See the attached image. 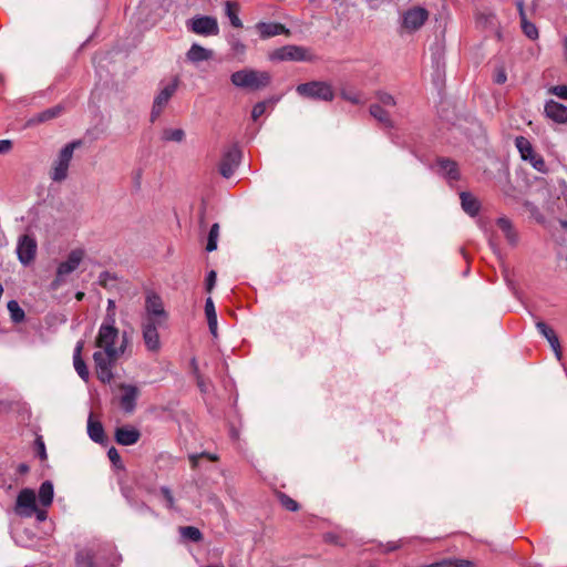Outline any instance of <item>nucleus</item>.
<instances>
[{
    "instance_id": "nucleus-4",
    "label": "nucleus",
    "mask_w": 567,
    "mask_h": 567,
    "mask_svg": "<svg viewBox=\"0 0 567 567\" xmlns=\"http://www.w3.org/2000/svg\"><path fill=\"white\" fill-rule=\"evenodd\" d=\"M144 315L141 321L168 322L169 315L165 310L159 295L148 291L145 297Z\"/></svg>"
},
{
    "instance_id": "nucleus-38",
    "label": "nucleus",
    "mask_w": 567,
    "mask_h": 567,
    "mask_svg": "<svg viewBox=\"0 0 567 567\" xmlns=\"http://www.w3.org/2000/svg\"><path fill=\"white\" fill-rule=\"evenodd\" d=\"M181 534L183 537L188 538L193 542H199L202 539V533L198 528L193 526L183 527L181 529Z\"/></svg>"
},
{
    "instance_id": "nucleus-9",
    "label": "nucleus",
    "mask_w": 567,
    "mask_h": 567,
    "mask_svg": "<svg viewBox=\"0 0 567 567\" xmlns=\"http://www.w3.org/2000/svg\"><path fill=\"white\" fill-rule=\"evenodd\" d=\"M178 87V80L175 78L171 82L163 85L154 99L152 112H151V121L154 122L163 112V110L168 104L171 97L174 95Z\"/></svg>"
},
{
    "instance_id": "nucleus-49",
    "label": "nucleus",
    "mask_w": 567,
    "mask_h": 567,
    "mask_svg": "<svg viewBox=\"0 0 567 567\" xmlns=\"http://www.w3.org/2000/svg\"><path fill=\"white\" fill-rule=\"evenodd\" d=\"M506 80H507V75H506L505 69L503 66L498 68L495 71L494 81L497 84H504L506 82Z\"/></svg>"
},
{
    "instance_id": "nucleus-11",
    "label": "nucleus",
    "mask_w": 567,
    "mask_h": 567,
    "mask_svg": "<svg viewBox=\"0 0 567 567\" xmlns=\"http://www.w3.org/2000/svg\"><path fill=\"white\" fill-rule=\"evenodd\" d=\"M271 61H307L308 50L299 45H284L269 54Z\"/></svg>"
},
{
    "instance_id": "nucleus-39",
    "label": "nucleus",
    "mask_w": 567,
    "mask_h": 567,
    "mask_svg": "<svg viewBox=\"0 0 567 567\" xmlns=\"http://www.w3.org/2000/svg\"><path fill=\"white\" fill-rule=\"evenodd\" d=\"M527 162L530 163V165L538 172L545 173L546 172V164L542 156L537 154H533L530 157L527 158Z\"/></svg>"
},
{
    "instance_id": "nucleus-43",
    "label": "nucleus",
    "mask_w": 567,
    "mask_h": 567,
    "mask_svg": "<svg viewBox=\"0 0 567 567\" xmlns=\"http://www.w3.org/2000/svg\"><path fill=\"white\" fill-rule=\"evenodd\" d=\"M378 99L383 106L393 107L395 105L394 97L388 93L380 92Z\"/></svg>"
},
{
    "instance_id": "nucleus-48",
    "label": "nucleus",
    "mask_w": 567,
    "mask_h": 567,
    "mask_svg": "<svg viewBox=\"0 0 567 567\" xmlns=\"http://www.w3.org/2000/svg\"><path fill=\"white\" fill-rule=\"evenodd\" d=\"M33 516H35L38 522H44L48 518V507H41V505H38Z\"/></svg>"
},
{
    "instance_id": "nucleus-20",
    "label": "nucleus",
    "mask_w": 567,
    "mask_h": 567,
    "mask_svg": "<svg viewBox=\"0 0 567 567\" xmlns=\"http://www.w3.org/2000/svg\"><path fill=\"white\" fill-rule=\"evenodd\" d=\"M83 348L84 341H78L73 352V365L79 377L86 382L90 378V372L86 367V363L82 359Z\"/></svg>"
},
{
    "instance_id": "nucleus-31",
    "label": "nucleus",
    "mask_w": 567,
    "mask_h": 567,
    "mask_svg": "<svg viewBox=\"0 0 567 567\" xmlns=\"http://www.w3.org/2000/svg\"><path fill=\"white\" fill-rule=\"evenodd\" d=\"M62 113V106L56 105L37 114L30 123H42L59 116Z\"/></svg>"
},
{
    "instance_id": "nucleus-14",
    "label": "nucleus",
    "mask_w": 567,
    "mask_h": 567,
    "mask_svg": "<svg viewBox=\"0 0 567 567\" xmlns=\"http://www.w3.org/2000/svg\"><path fill=\"white\" fill-rule=\"evenodd\" d=\"M37 241L29 235H23L19 238L17 246L18 258L21 264L29 265L35 257Z\"/></svg>"
},
{
    "instance_id": "nucleus-50",
    "label": "nucleus",
    "mask_w": 567,
    "mask_h": 567,
    "mask_svg": "<svg viewBox=\"0 0 567 567\" xmlns=\"http://www.w3.org/2000/svg\"><path fill=\"white\" fill-rule=\"evenodd\" d=\"M216 271L210 270L206 277V290L210 292L216 285Z\"/></svg>"
},
{
    "instance_id": "nucleus-55",
    "label": "nucleus",
    "mask_w": 567,
    "mask_h": 567,
    "mask_svg": "<svg viewBox=\"0 0 567 567\" xmlns=\"http://www.w3.org/2000/svg\"><path fill=\"white\" fill-rule=\"evenodd\" d=\"M37 443H38V447H39V455H40V457L41 458H45L47 457V453H45L44 443L41 440H38Z\"/></svg>"
},
{
    "instance_id": "nucleus-22",
    "label": "nucleus",
    "mask_w": 567,
    "mask_h": 567,
    "mask_svg": "<svg viewBox=\"0 0 567 567\" xmlns=\"http://www.w3.org/2000/svg\"><path fill=\"white\" fill-rule=\"evenodd\" d=\"M437 173L445 177L449 182H455L460 177L456 164L445 158L437 161Z\"/></svg>"
},
{
    "instance_id": "nucleus-1",
    "label": "nucleus",
    "mask_w": 567,
    "mask_h": 567,
    "mask_svg": "<svg viewBox=\"0 0 567 567\" xmlns=\"http://www.w3.org/2000/svg\"><path fill=\"white\" fill-rule=\"evenodd\" d=\"M94 346L93 361L96 377L103 383H110L113 379L115 363L126 353L130 347V338L126 332L120 333L116 324H112V318L110 317L107 322L101 323Z\"/></svg>"
},
{
    "instance_id": "nucleus-44",
    "label": "nucleus",
    "mask_w": 567,
    "mask_h": 567,
    "mask_svg": "<svg viewBox=\"0 0 567 567\" xmlns=\"http://www.w3.org/2000/svg\"><path fill=\"white\" fill-rule=\"evenodd\" d=\"M205 315L207 317V320L217 318L215 306L210 297L207 298L205 302Z\"/></svg>"
},
{
    "instance_id": "nucleus-57",
    "label": "nucleus",
    "mask_w": 567,
    "mask_h": 567,
    "mask_svg": "<svg viewBox=\"0 0 567 567\" xmlns=\"http://www.w3.org/2000/svg\"><path fill=\"white\" fill-rule=\"evenodd\" d=\"M197 458H198V455H192V456H190V461H192V463H193V466H196V464H197Z\"/></svg>"
},
{
    "instance_id": "nucleus-8",
    "label": "nucleus",
    "mask_w": 567,
    "mask_h": 567,
    "mask_svg": "<svg viewBox=\"0 0 567 567\" xmlns=\"http://www.w3.org/2000/svg\"><path fill=\"white\" fill-rule=\"evenodd\" d=\"M37 495L32 488H22L16 499L14 513L22 518H30L38 506Z\"/></svg>"
},
{
    "instance_id": "nucleus-10",
    "label": "nucleus",
    "mask_w": 567,
    "mask_h": 567,
    "mask_svg": "<svg viewBox=\"0 0 567 567\" xmlns=\"http://www.w3.org/2000/svg\"><path fill=\"white\" fill-rule=\"evenodd\" d=\"M187 27L192 32L204 37L219 33L216 18L209 16H197L187 22Z\"/></svg>"
},
{
    "instance_id": "nucleus-47",
    "label": "nucleus",
    "mask_w": 567,
    "mask_h": 567,
    "mask_svg": "<svg viewBox=\"0 0 567 567\" xmlns=\"http://www.w3.org/2000/svg\"><path fill=\"white\" fill-rule=\"evenodd\" d=\"M192 365L194 367V370H195L198 388L200 389L202 392H206L207 391V386H206L202 375L198 373L197 362H196L195 359L192 360Z\"/></svg>"
},
{
    "instance_id": "nucleus-37",
    "label": "nucleus",
    "mask_w": 567,
    "mask_h": 567,
    "mask_svg": "<svg viewBox=\"0 0 567 567\" xmlns=\"http://www.w3.org/2000/svg\"><path fill=\"white\" fill-rule=\"evenodd\" d=\"M7 308L10 312L11 319L14 322H20L23 320L24 311L21 309V307L19 306V303L16 300H10L8 302Z\"/></svg>"
},
{
    "instance_id": "nucleus-53",
    "label": "nucleus",
    "mask_w": 567,
    "mask_h": 567,
    "mask_svg": "<svg viewBox=\"0 0 567 567\" xmlns=\"http://www.w3.org/2000/svg\"><path fill=\"white\" fill-rule=\"evenodd\" d=\"M11 150V142L9 140H0V154L7 153Z\"/></svg>"
},
{
    "instance_id": "nucleus-58",
    "label": "nucleus",
    "mask_w": 567,
    "mask_h": 567,
    "mask_svg": "<svg viewBox=\"0 0 567 567\" xmlns=\"http://www.w3.org/2000/svg\"><path fill=\"white\" fill-rule=\"evenodd\" d=\"M489 245H491L492 249H493L495 252H497V251H498L497 246H496L492 240L489 241Z\"/></svg>"
},
{
    "instance_id": "nucleus-36",
    "label": "nucleus",
    "mask_w": 567,
    "mask_h": 567,
    "mask_svg": "<svg viewBox=\"0 0 567 567\" xmlns=\"http://www.w3.org/2000/svg\"><path fill=\"white\" fill-rule=\"evenodd\" d=\"M75 561H76V567H92L93 555L87 549L79 550L76 553Z\"/></svg>"
},
{
    "instance_id": "nucleus-26",
    "label": "nucleus",
    "mask_w": 567,
    "mask_h": 567,
    "mask_svg": "<svg viewBox=\"0 0 567 567\" xmlns=\"http://www.w3.org/2000/svg\"><path fill=\"white\" fill-rule=\"evenodd\" d=\"M227 43L230 48L231 55L243 62L246 56L247 45L236 34H229L227 37Z\"/></svg>"
},
{
    "instance_id": "nucleus-27",
    "label": "nucleus",
    "mask_w": 567,
    "mask_h": 567,
    "mask_svg": "<svg viewBox=\"0 0 567 567\" xmlns=\"http://www.w3.org/2000/svg\"><path fill=\"white\" fill-rule=\"evenodd\" d=\"M54 497L53 484L50 481H45L40 485L38 494V504L41 507H50Z\"/></svg>"
},
{
    "instance_id": "nucleus-13",
    "label": "nucleus",
    "mask_w": 567,
    "mask_h": 567,
    "mask_svg": "<svg viewBox=\"0 0 567 567\" xmlns=\"http://www.w3.org/2000/svg\"><path fill=\"white\" fill-rule=\"evenodd\" d=\"M118 390V402L122 410L126 413H132L136 408V401L140 395L138 388L134 384L122 383L120 384Z\"/></svg>"
},
{
    "instance_id": "nucleus-25",
    "label": "nucleus",
    "mask_w": 567,
    "mask_h": 567,
    "mask_svg": "<svg viewBox=\"0 0 567 567\" xmlns=\"http://www.w3.org/2000/svg\"><path fill=\"white\" fill-rule=\"evenodd\" d=\"M517 8L519 11L520 25H522V30H523L524 34L530 40H536L538 38V29L533 22L527 20V17H526V13L524 10V4L522 1L517 2Z\"/></svg>"
},
{
    "instance_id": "nucleus-7",
    "label": "nucleus",
    "mask_w": 567,
    "mask_h": 567,
    "mask_svg": "<svg viewBox=\"0 0 567 567\" xmlns=\"http://www.w3.org/2000/svg\"><path fill=\"white\" fill-rule=\"evenodd\" d=\"M79 145L80 142H71L60 151L58 157L55 158L52 165L51 178L54 182H62L66 178L74 150Z\"/></svg>"
},
{
    "instance_id": "nucleus-45",
    "label": "nucleus",
    "mask_w": 567,
    "mask_h": 567,
    "mask_svg": "<svg viewBox=\"0 0 567 567\" xmlns=\"http://www.w3.org/2000/svg\"><path fill=\"white\" fill-rule=\"evenodd\" d=\"M549 92L559 99L567 100V85L551 86Z\"/></svg>"
},
{
    "instance_id": "nucleus-24",
    "label": "nucleus",
    "mask_w": 567,
    "mask_h": 567,
    "mask_svg": "<svg viewBox=\"0 0 567 567\" xmlns=\"http://www.w3.org/2000/svg\"><path fill=\"white\" fill-rule=\"evenodd\" d=\"M460 198L462 208L466 214H468L472 217L478 214L481 209V204L480 200L474 195L467 192H462L460 194Z\"/></svg>"
},
{
    "instance_id": "nucleus-12",
    "label": "nucleus",
    "mask_w": 567,
    "mask_h": 567,
    "mask_svg": "<svg viewBox=\"0 0 567 567\" xmlns=\"http://www.w3.org/2000/svg\"><path fill=\"white\" fill-rule=\"evenodd\" d=\"M429 11L422 7H413L402 14V28L408 32L419 30L427 20Z\"/></svg>"
},
{
    "instance_id": "nucleus-42",
    "label": "nucleus",
    "mask_w": 567,
    "mask_h": 567,
    "mask_svg": "<svg viewBox=\"0 0 567 567\" xmlns=\"http://www.w3.org/2000/svg\"><path fill=\"white\" fill-rule=\"evenodd\" d=\"M112 318V324H116L115 319V301L112 299L107 300V308H106V315L102 322H107L109 318Z\"/></svg>"
},
{
    "instance_id": "nucleus-17",
    "label": "nucleus",
    "mask_w": 567,
    "mask_h": 567,
    "mask_svg": "<svg viewBox=\"0 0 567 567\" xmlns=\"http://www.w3.org/2000/svg\"><path fill=\"white\" fill-rule=\"evenodd\" d=\"M114 437L118 444L130 446L138 442L141 432L132 425L120 426L116 427Z\"/></svg>"
},
{
    "instance_id": "nucleus-34",
    "label": "nucleus",
    "mask_w": 567,
    "mask_h": 567,
    "mask_svg": "<svg viewBox=\"0 0 567 567\" xmlns=\"http://www.w3.org/2000/svg\"><path fill=\"white\" fill-rule=\"evenodd\" d=\"M341 96L342 99L349 101L352 104H363L365 102V99L363 97L362 93L354 89H343L341 91Z\"/></svg>"
},
{
    "instance_id": "nucleus-33",
    "label": "nucleus",
    "mask_w": 567,
    "mask_h": 567,
    "mask_svg": "<svg viewBox=\"0 0 567 567\" xmlns=\"http://www.w3.org/2000/svg\"><path fill=\"white\" fill-rule=\"evenodd\" d=\"M185 138V132L182 128H165L162 132V140L164 142L182 143Z\"/></svg>"
},
{
    "instance_id": "nucleus-30",
    "label": "nucleus",
    "mask_w": 567,
    "mask_h": 567,
    "mask_svg": "<svg viewBox=\"0 0 567 567\" xmlns=\"http://www.w3.org/2000/svg\"><path fill=\"white\" fill-rule=\"evenodd\" d=\"M515 146L518 150L522 159L527 161L535 152L530 142L524 137L518 136L515 138Z\"/></svg>"
},
{
    "instance_id": "nucleus-51",
    "label": "nucleus",
    "mask_w": 567,
    "mask_h": 567,
    "mask_svg": "<svg viewBox=\"0 0 567 567\" xmlns=\"http://www.w3.org/2000/svg\"><path fill=\"white\" fill-rule=\"evenodd\" d=\"M107 456L114 465H117L121 462V456L115 447H111L107 451Z\"/></svg>"
},
{
    "instance_id": "nucleus-21",
    "label": "nucleus",
    "mask_w": 567,
    "mask_h": 567,
    "mask_svg": "<svg viewBox=\"0 0 567 567\" xmlns=\"http://www.w3.org/2000/svg\"><path fill=\"white\" fill-rule=\"evenodd\" d=\"M256 29L259 32L261 39H268L289 32L284 24L276 22H259L256 24Z\"/></svg>"
},
{
    "instance_id": "nucleus-15",
    "label": "nucleus",
    "mask_w": 567,
    "mask_h": 567,
    "mask_svg": "<svg viewBox=\"0 0 567 567\" xmlns=\"http://www.w3.org/2000/svg\"><path fill=\"white\" fill-rule=\"evenodd\" d=\"M241 158V152L233 147L225 153L220 162L219 172L225 178H229L238 167Z\"/></svg>"
},
{
    "instance_id": "nucleus-59",
    "label": "nucleus",
    "mask_w": 567,
    "mask_h": 567,
    "mask_svg": "<svg viewBox=\"0 0 567 567\" xmlns=\"http://www.w3.org/2000/svg\"><path fill=\"white\" fill-rule=\"evenodd\" d=\"M84 297V293L83 292H78L76 293V299L78 300H82V298Z\"/></svg>"
},
{
    "instance_id": "nucleus-28",
    "label": "nucleus",
    "mask_w": 567,
    "mask_h": 567,
    "mask_svg": "<svg viewBox=\"0 0 567 567\" xmlns=\"http://www.w3.org/2000/svg\"><path fill=\"white\" fill-rule=\"evenodd\" d=\"M87 434L90 439L96 443H104L105 441V433L104 429L101 422L95 421L93 419V415L90 414L87 420Z\"/></svg>"
},
{
    "instance_id": "nucleus-6",
    "label": "nucleus",
    "mask_w": 567,
    "mask_h": 567,
    "mask_svg": "<svg viewBox=\"0 0 567 567\" xmlns=\"http://www.w3.org/2000/svg\"><path fill=\"white\" fill-rule=\"evenodd\" d=\"M84 258V250L83 249H74L72 250L66 260L60 262L56 269V276L55 279L51 282V289L58 290L64 282L66 276L72 274L80 264L82 262Z\"/></svg>"
},
{
    "instance_id": "nucleus-46",
    "label": "nucleus",
    "mask_w": 567,
    "mask_h": 567,
    "mask_svg": "<svg viewBox=\"0 0 567 567\" xmlns=\"http://www.w3.org/2000/svg\"><path fill=\"white\" fill-rule=\"evenodd\" d=\"M266 112V102L257 103L251 111L252 120H258Z\"/></svg>"
},
{
    "instance_id": "nucleus-18",
    "label": "nucleus",
    "mask_w": 567,
    "mask_h": 567,
    "mask_svg": "<svg viewBox=\"0 0 567 567\" xmlns=\"http://www.w3.org/2000/svg\"><path fill=\"white\" fill-rule=\"evenodd\" d=\"M545 114L558 124L567 123V106L559 102L554 100L547 101L545 104Z\"/></svg>"
},
{
    "instance_id": "nucleus-35",
    "label": "nucleus",
    "mask_w": 567,
    "mask_h": 567,
    "mask_svg": "<svg viewBox=\"0 0 567 567\" xmlns=\"http://www.w3.org/2000/svg\"><path fill=\"white\" fill-rule=\"evenodd\" d=\"M219 237V225L217 223L213 224L209 234L206 250L212 252L217 249V243Z\"/></svg>"
},
{
    "instance_id": "nucleus-29",
    "label": "nucleus",
    "mask_w": 567,
    "mask_h": 567,
    "mask_svg": "<svg viewBox=\"0 0 567 567\" xmlns=\"http://www.w3.org/2000/svg\"><path fill=\"white\" fill-rule=\"evenodd\" d=\"M225 14L229 19L230 23L235 28H241L243 22L239 19V6L233 1L225 2Z\"/></svg>"
},
{
    "instance_id": "nucleus-54",
    "label": "nucleus",
    "mask_w": 567,
    "mask_h": 567,
    "mask_svg": "<svg viewBox=\"0 0 567 567\" xmlns=\"http://www.w3.org/2000/svg\"><path fill=\"white\" fill-rule=\"evenodd\" d=\"M208 327L213 336L217 334V318L208 319Z\"/></svg>"
},
{
    "instance_id": "nucleus-16",
    "label": "nucleus",
    "mask_w": 567,
    "mask_h": 567,
    "mask_svg": "<svg viewBox=\"0 0 567 567\" xmlns=\"http://www.w3.org/2000/svg\"><path fill=\"white\" fill-rule=\"evenodd\" d=\"M536 329L548 341L550 348L555 353L556 359L560 361L563 358V351L559 339L554 329L546 324L544 321H537Z\"/></svg>"
},
{
    "instance_id": "nucleus-32",
    "label": "nucleus",
    "mask_w": 567,
    "mask_h": 567,
    "mask_svg": "<svg viewBox=\"0 0 567 567\" xmlns=\"http://www.w3.org/2000/svg\"><path fill=\"white\" fill-rule=\"evenodd\" d=\"M370 114L384 126H391L389 113L381 105L372 104L370 106Z\"/></svg>"
},
{
    "instance_id": "nucleus-40",
    "label": "nucleus",
    "mask_w": 567,
    "mask_h": 567,
    "mask_svg": "<svg viewBox=\"0 0 567 567\" xmlns=\"http://www.w3.org/2000/svg\"><path fill=\"white\" fill-rule=\"evenodd\" d=\"M279 499L281 505L290 512H296L299 508L298 503L285 494H280Z\"/></svg>"
},
{
    "instance_id": "nucleus-2",
    "label": "nucleus",
    "mask_w": 567,
    "mask_h": 567,
    "mask_svg": "<svg viewBox=\"0 0 567 567\" xmlns=\"http://www.w3.org/2000/svg\"><path fill=\"white\" fill-rule=\"evenodd\" d=\"M231 84L238 89L251 91L261 90L271 82V75L267 71L243 69L230 75Z\"/></svg>"
},
{
    "instance_id": "nucleus-19",
    "label": "nucleus",
    "mask_w": 567,
    "mask_h": 567,
    "mask_svg": "<svg viewBox=\"0 0 567 567\" xmlns=\"http://www.w3.org/2000/svg\"><path fill=\"white\" fill-rule=\"evenodd\" d=\"M496 225L502 230L508 245L512 247H516L519 241V235L516 228L514 227L512 220L505 216H502L497 218Z\"/></svg>"
},
{
    "instance_id": "nucleus-52",
    "label": "nucleus",
    "mask_w": 567,
    "mask_h": 567,
    "mask_svg": "<svg viewBox=\"0 0 567 567\" xmlns=\"http://www.w3.org/2000/svg\"><path fill=\"white\" fill-rule=\"evenodd\" d=\"M451 561L450 567H472L473 563L467 559H449Z\"/></svg>"
},
{
    "instance_id": "nucleus-41",
    "label": "nucleus",
    "mask_w": 567,
    "mask_h": 567,
    "mask_svg": "<svg viewBox=\"0 0 567 567\" xmlns=\"http://www.w3.org/2000/svg\"><path fill=\"white\" fill-rule=\"evenodd\" d=\"M161 493H162V495L164 496V498L166 501L167 508L175 509V498L173 496L172 491L168 487L163 486L161 488Z\"/></svg>"
},
{
    "instance_id": "nucleus-23",
    "label": "nucleus",
    "mask_w": 567,
    "mask_h": 567,
    "mask_svg": "<svg viewBox=\"0 0 567 567\" xmlns=\"http://www.w3.org/2000/svg\"><path fill=\"white\" fill-rule=\"evenodd\" d=\"M187 60L193 63L208 61L213 58V51L194 43L186 53Z\"/></svg>"
},
{
    "instance_id": "nucleus-3",
    "label": "nucleus",
    "mask_w": 567,
    "mask_h": 567,
    "mask_svg": "<svg viewBox=\"0 0 567 567\" xmlns=\"http://www.w3.org/2000/svg\"><path fill=\"white\" fill-rule=\"evenodd\" d=\"M168 322H155V321H141V336L145 350L156 355L162 351L163 342L161 340L159 331L167 328Z\"/></svg>"
},
{
    "instance_id": "nucleus-56",
    "label": "nucleus",
    "mask_w": 567,
    "mask_h": 567,
    "mask_svg": "<svg viewBox=\"0 0 567 567\" xmlns=\"http://www.w3.org/2000/svg\"><path fill=\"white\" fill-rule=\"evenodd\" d=\"M399 547H400V545L398 543H388L384 548V551H386V553L393 551V550L398 549Z\"/></svg>"
},
{
    "instance_id": "nucleus-5",
    "label": "nucleus",
    "mask_w": 567,
    "mask_h": 567,
    "mask_svg": "<svg viewBox=\"0 0 567 567\" xmlns=\"http://www.w3.org/2000/svg\"><path fill=\"white\" fill-rule=\"evenodd\" d=\"M296 91L303 97L320 100L324 102H330L334 97L332 86L323 81H312L299 84L296 87Z\"/></svg>"
}]
</instances>
